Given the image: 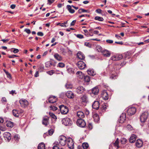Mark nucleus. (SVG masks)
I'll use <instances>...</instances> for the list:
<instances>
[{
	"label": "nucleus",
	"mask_w": 149,
	"mask_h": 149,
	"mask_svg": "<svg viewBox=\"0 0 149 149\" xmlns=\"http://www.w3.org/2000/svg\"><path fill=\"white\" fill-rule=\"evenodd\" d=\"M58 66L61 68H63L64 67L65 64L63 63H59L58 64Z\"/></svg>",
	"instance_id": "6e6d98bb"
},
{
	"label": "nucleus",
	"mask_w": 149,
	"mask_h": 149,
	"mask_svg": "<svg viewBox=\"0 0 149 149\" xmlns=\"http://www.w3.org/2000/svg\"><path fill=\"white\" fill-rule=\"evenodd\" d=\"M136 136L134 134H132L130 136L129 141L131 143H134L136 140Z\"/></svg>",
	"instance_id": "5701e85b"
},
{
	"label": "nucleus",
	"mask_w": 149,
	"mask_h": 149,
	"mask_svg": "<svg viewBox=\"0 0 149 149\" xmlns=\"http://www.w3.org/2000/svg\"><path fill=\"white\" fill-rule=\"evenodd\" d=\"M58 143L57 142L54 143V145L52 149H60L57 146V145L58 144Z\"/></svg>",
	"instance_id": "c03bdc74"
},
{
	"label": "nucleus",
	"mask_w": 149,
	"mask_h": 149,
	"mask_svg": "<svg viewBox=\"0 0 149 149\" xmlns=\"http://www.w3.org/2000/svg\"><path fill=\"white\" fill-rule=\"evenodd\" d=\"M57 108L56 107L51 106L50 107V109L51 110H52L53 111H56L57 110Z\"/></svg>",
	"instance_id": "a18cd8bd"
},
{
	"label": "nucleus",
	"mask_w": 149,
	"mask_h": 149,
	"mask_svg": "<svg viewBox=\"0 0 149 149\" xmlns=\"http://www.w3.org/2000/svg\"><path fill=\"white\" fill-rule=\"evenodd\" d=\"M82 146L84 149H87L88 147V144L87 143H83Z\"/></svg>",
	"instance_id": "58836bf2"
},
{
	"label": "nucleus",
	"mask_w": 149,
	"mask_h": 149,
	"mask_svg": "<svg viewBox=\"0 0 149 149\" xmlns=\"http://www.w3.org/2000/svg\"><path fill=\"white\" fill-rule=\"evenodd\" d=\"M49 118L48 117L43 118L42 121V124L46 126L49 124Z\"/></svg>",
	"instance_id": "b1692460"
},
{
	"label": "nucleus",
	"mask_w": 149,
	"mask_h": 149,
	"mask_svg": "<svg viewBox=\"0 0 149 149\" xmlns=\"http://www.w3.org/2000/svg\"><path fill=\"white\" fill-rule=\"evenodd\" d=\"M77 116L80 118H83L84 117V113L81 111H79L77 113Z\"/></svg>",
	"instance_id": "bb28decb"
},
{
	"label": "nucleus",
	"mask_w": 149,
	"mask_h": 149,
	"mask_svg": "<svg viewBox=\"0 0 149 149\" xmlns=\"http://www.w3.org/2000/svg\"><path fill=\"white\" fill-rule=\"evenodd\" d=\"M57 100L56 97L55 96L50 97L48 99V102L51 103L55 102Z\"/></svg>",
	"instance_id": "a211bd4d"
},
{
	"label": "nucleus",
	"mask_w": 149,
	"mask_h": 149,
	"mask_svg": "<svg viewBox=\"0 0 149 149\" xmlns=\"http://www.w3.org/2000/svg\"><path fill=\"white\" fill-rule=\"evenodd\" d=\"M76 22V20H74L70 24V26H74Z\"/></svg>",
	"instance_id": "0e129e2a"
},
{
	"label": "nucleus",
	"mask_w": 149,
	"mask_h": 149,
	"mask_svg": "<svg viewBox=\"0 0 149 149\" xmlns=\"http://www.w3.org/2000/svg\"><path fill=\"white\" fill-rule=\"evenodd\" d=\"M62 123L65 126H69L72 125V121L70 119L68 118H63L62 120Z\"/></svg>",
	"instance_id": "7ed1b4c3"
},
{
	"label": "nucleus",
	"mask_w": 149,
	"mask_h": 149,
	"mask_svg": "<svg viewBox=\"0 0 149 149\" xmlns=\"http://www.w3.org/2000/svg\"><path fill=\"white\" fill-rule=\"evenodd\" d=\"M73 68L70 67H69L67 68V71L68 72L70 73H72L73 71Z\"/></svg>",
	"instance_id": "603ef678"
},
{
	"label": "nucleus",
	"mask_w": 149,
	"mask_h": 149,
	"mask_svg": "<svg viewBox=\"0 0 149 149\" xmlns=\"http://www.w3.org/2000/svg\"><path fill=\"white\" fill-rule=\"evenodd\" d=\"M88 74L90 75L93 76H94L95 74V72L92 70H89L87 71Z\"/></svg>",
	"instance_id": "473e14b6"
},
{
	"label": "nucleus",
	"mask_w": 149,
	"mask_h": 149,
	"mask_svg": "<svg viewBox=\"0 0 149 149\" xmlns=\"http://www.w3.org/2000/svg\"><path fill=\"white\" fill-rule=\"evenodd\" d=\"M102 97L104 100H107L109 98V96L107 92L105 91H104L102 93Z\"/></svg>",
	"instance_id": "6ab92c4d"
},
{
	"label": "nucleus",
	"mask_w": 149,
	"mask_h": 149,
	"mask_svg": "<svg viewBox=\"0 0 149 149\" xmlns=\"http://www.w3.org/2000/svg\"><path fill=\"white\" fill-rule=\"evenodd\" d=\"M54 58L58 61H60L62 60L61 56L57 53L55 54L54 55Z\"/></svg>",
	"instance_id": "cd10ccee"
},
{
	"label": "nucleus",
	"mask_w": 149,
	"mask_h": 149,
	"mask_svg": "<svg viewBox=\"0 0 149 149\" xmlns=\"http://www.w3.org/2000/svg\"><path fill=\"white\" fill-rule=\"evenodd\" d=\"M123 56L122 54H117L111 57V59L113 61L119 60L122 58Z\"/></svg>",
	"instance_id": "ddd939ff"
},
{
	"label": "nucleus",
	"mask_w": 149,
	"mask_h": 149,
	"mask_svg": "<svg viewBox=\"0 0 149 149\" xmlns=\"http://www.w3.org/2000/svg\"><path fill=\"white\" fill-rule=\"evenodd\" d=\"M77 56L79 59L81 60L84 59L85 58L83 54L81 52H78L77 54Z\"/></svg>",
	"instance_id": "4be33fe9"
},
{
	"label": "nucleus",
	"mask_w": 149,
	"mask_h": 149,
	"mask_svg": "<svg viewBox=\"0 0 149 149\" xmlns=\"http://www.w3.org/2000/svg\"><path fill=\"white\" fill-rule=\"evenodd\" d=\"M4 139L6 141L8 142L11 139V137L10 134L9 132H5L3 134Z\"/></svg>",
	"instance_id": "9d476101"
},
{
	"label": "nucleus",
	"mask_w": 149,
	"mask_h": 149,
	"mask_svg": "<svg viewBox=\"0 0 149 149\" xmlns=\"http://www.w3.org/2000/svg\"><path fill=\"white\" fill-rule=\"evenodd\" d=\"M4 71L7 75V77L9 79H10L11 78L10 74L9 73L8 71H6V70H4Z\"/></svg>",
	"instance_id": "de8ad7c7"
},
{
	"label": "nucleus",
	"mask_w": 149,
	"mask_h": 149,
	"mask_svg": "<svg viewBox=\"0 0 149 149\" xmlns=\"http://www.w3.org/2000/svg\"><path fill=\"white\" fill-rule=\"evenodd\" d=\"M97 49L99 52H101L104 56L109 57L111 55V53L108 50L103 49L100 46L97 47Z\"/></svg>",
	"instance_id": "f257e3e1"
},
{
	"label": "nucleus",
	"mask_w": 149,
	"mask_h": 149,
	"mask_svg": "<svg viewBox=\"0 0 149 149\" xmlns=\"http://www.w3.org/2000/svg\"><path fill=\"white\" fill-rule=\"evenodd\" d=\"M61 112L62 114H66L68 112V109L66 106L63 105H60L59 106Z\"/></svg>",
	"instance_id": "423d86ee"
},
{
	"label": "nucleus",
	"mask_w": 149,
	"mask_h": 149,
	"mask_svg": "<svg viewBox=\"0 0 149 149\" xmlns=\"http://www.w3.org/2000/svg\"><path fill=\"white\" fill-rule=\"evenodd\" d=\"M90 77L88 76H84V80L86 82H89L90 81Z\"/></svg>",
	"instance_id": "e433bc0d"
},
{
	"label": "nucleus",
	"mask_w": 149,
	"mask_h": 149,
	"mask_svg": "<svg viewBox=\"0 0 149 149\" xmlns=\"http://www.w3.org/2000/svg\"><path fill=\"white\" fill-rule=\"evenodd\" d=\"M80 100L82 103H87L88 101V97L86 94L80 97Z\"/></svg>",
	"instance_id": "2eb2a0df"
},
{
	"label": "nucleus",
	"mask_w": 149,
	"mask_h": 149,
	"mask_svg": "<svg viewBox=\"0 0 149 149\" xmlns=\"http://www.w3.org/2000/svg\"><path fill=\"white\" fill-rule=\"evenodd\" d=\"M47 63L49 65V67H50L51 66H54L55 65V64L53 63L51 61H48L47 62Z\"/></svg>",
	"instance_id": "8fccbe9b"
},
{
	"label": "nucleus",
	"mask_w": 149,
	"mask_h": 149,
	"mask_svg": "<svg viewBox=\"0 0 149 149\" xmlns=\"http://www.w3.org/2000/svg\"><path fill=\"white\" fill-rule=\"evenodd\" d=\"M85 91V89L82 86H79L76 89L77 93L79 94L83 93Z\"/></svg>",
	"instance_id": "f8f14e48"
},
{
	"label": "nucleus",
	"mask_w": 149,
	"mask_h": 149,
	"mask_svg": "<svg viewBox=\"0 0 149 149\" xmlns=\"http://www.w3.org/2000/svg\"><path fill=\"white\" fill-rule=\"evenodd\" d=\"M47 73L49 75H51L54 73V70H52L50 71L47 72Z\"/></svg>",
	"instance_id": "3c124183"
},
{
	"label": "nucleus",
	"mask_w": 149,
	"mask_h": 149,
	"mask_svg": "<svg viewBox=\"0 0 149 149\" xmlns=\"http://www.w3.org/2000/svg\"><path fill=\"white\" fill-rule=\"evenodd\" d=\"M119 139L117 138L115 142L113 143V146L116 148L117 149H118L120 148V146L119 145Z\"/></svg>",
	"instance_id": "393cba45"
},
{
	"label": "nucleus",
	"mask_w": 149,
	"mask_h": 149,
	"mask_svg": "<svg viewBox=\"0 0 149 149\" xmlns=\"http://www.w3.org/2000/svg\"><path fill=\"white\" fill-rule=\"evenodd\" d=\"M19 101L21 106L22 107H25L29 104L28 102L25 99H22Z\"/></svg>",
	"instance_id": "1a4fd4ad"
},
{
	"label": "nucleus",
	"mask_w": 149,
	"mask_h": 149,
	"mask_svg": "<svg viewBox=\"0 0 149 149\" xmlns=\"http://www.w3.org/2000/svg\"><path fill=\"white\" fill-rule=\"evenodd\" d=\"M6 126L8 127L12 128L13 127L14 123L13 122L10 121H7L6 122Z\"/></svg>",
	"instance_id": "7c9ffc66"
},
{
	"label": "nucleus",
	"mask_w": 149,
	"mask_h": 149,
	"mask_svg": "<svg viewBox=\"0 0 149 149\" xmlns=\"http://www.w3.org/2000/svg\"><path fill=\"white\" fill-rule=\"evenodd\" d=\"M65 87L67 89H71L72 88V85L70 83L68 82L65 85Z\"/></svg>",
	"instance_id": "72a5a7b5"
},
{
	"label": "nucleus",
	"mask_w": 149,
	"mask_h": 149,
	"mask_svg": "<svg viewBox=\"0 0 149 149\" xmlns=\"http://www.w3.org/2000/svg\"><path fill=\"white\" fill-rule=\"evenodd\" d=\"M66 96L68 98H73L74 97V94L71 91H68L65 93Z\"/></svg>",
	"instance_id": "dca6fc26"
},
{
	"label": "nucleus",
	"mask_w": 149,
	"mask_h": 149,
	"mask_svg": "<svg viewBox=\"0 0 149 149\" xmlns=\"http://www.w3.org/2000/svg\"><path fill=\"white\" fill-rule=\"evenodd\" d=\"M88 11L87 10H86L83 8H81L78 10V13L79 14H81L82 13L88 12Z\"/></svg>",
	"instance_id": "c9c22d12"
},
{
	"label": "nucleus",
	"mask_w": 149,
	"mask_h": 149,
	"mask_svg": "<svg viewBox=\"0 0 149 149\" xmlns=\"http://www.w3.org/2000/svg\"><path fill=\"white\" fill-rule=\"evenodd\" d=\"M11 49H13V51H11V52H13L14 53H16L19 52V50L18 49L15 48H12Z\"/></svg>",
	"instance_id": "5fc2aeb1"
},
{
	"label": "nucleus",
	"mask_w": 149,
	"mask_h": 149,
	"mask_svg": "<svg viewBox=\"0 0 149 149\" xmlns=\"http://www.w3.org/2000/svg\"><path fill=\"white\" fill-rule=\"evenodd\" d=\"M106 42L107 43H108L109 44H112L113 42V40H106Z\"/></svg>",
	"instance_id": "052dcab7"
},
{
	"label": "nucleus",
	"mask_w": 149,
	"mask_h": 149,
	"mask_svg": "<svg viewBox=\"0 0 149 149\" xmlns=\"http://www.w3.org/2000/svg\"><path fill=\"white\" fill-rule=\"evenodd\" d=\"M37 34L38 36H42L44 35L43 33L41 32H38Z\"/></svg>",
	"instance_id": "680f3d73"
},
{
	"label": "nucleus",
	"mask_w": 149,
	"mask_h": 149,
	"mask_svg": "<svg viewBox=\"0 0 149 149\" xmlns=\"http://www.w3.org/2000/svg\"><path fill=\"white\" fill-rule=\"evenodd\" d=\"M76 36L80 39H82L84 38V36L81 34H78L76 35Z\"/></svg>",
	"instance_id": "864d4df0"
},
{
	"label": "nucleus",
	"mask_w": 149,
	"mask_h": 149,
	"mask_svg": "<svg viewBox=\"0 0 149 149\" xmlns=\"http://www.w3.org/2000/svg\"><path fill=\"white\" fill-rule=\"evenodd\" d=\"M59 141L60 144L62 146H65L67 141L66 137L64 136H60L59 138Z\"/></svg>",
	"instance_id": "39448f33"
},
{
	"label": "nucleus",
	"mask_w": 149,
	"mask_h": 149,
	"mask_svg": "<svg viewBox=\"0 0 149 149\" xmlns=\"http://www.w3.org/2000/svg\"><path fill=\"white\" fill-rule=\"evenodd\" d=\"M77 64L80 69H83L86 67V64L82 61H79L78 62Z\"/></svg>",
	"instance_id": "9b49d317"
},
{
	"label": "nucleus",
	"mask_w": 149,
	"mask_h": 149,
	"mask_svg": "<svg viewBox=\"0 0 149 149\" xmlns=\"http://www.w3.org/2000/svg\"><path fill=\"white\" fill-rule=\"evenodd\" d=\"M107 106L106 104H104L103 105L100 109L102 110L103 112H104L107 109Z\"/></svg>",
	"instance_id": "f704fd0d"
},
{
	"label": "nucleus",
	"mask_w": 149,
	"mask_h": 149,
	"mask_svg": "<svg viewBox=\"0 0 149 149\" xmlns=\"http://www.w3.org/2000/svg\"><path fill=\"white\" fill-rule=\"evenodd\" d=\"M148 116V112H143L140 116V121L141 123H144L147 119Z\"/></svg>",
	"instance_id": "f03ea898"
},
{
	"label": "nucleus",
	"mask_w": 149,
	"mask_h": 149,
	"mask_svg": "<svg viewBox=\"0 0 149 149\" xmlns=\"http://www.w3.org/2000/svg\"><path fill=\"white\" fill-rule=\"evenodd\" d=\"M67 144L69 148L70 149H73L74 148V143L72 139L69 138L67 139Z\"/></svg>",
	"instance_id": "6e6552de"
},
{
	"label": "nucleus",
	"mask_w": 149,
	"mask_h": 149,
	"mask_svg": "<svg viewBox=\"0 0 149 149\" xmlns=\"http://www.w3.org/2000/svg\"><path fill=\"white\" fill-rule=\"evenodd\" d=\"M131 54L130 52H127L125 53V58L127 57V56H130L131 55Z\"/></svg>",
	"instance_id": "69168bd1"
},
{
	"label": "nucleus",
	"mask_w": 149,
	"mask_h": 149,
	"mask_svg": "<svg viewBox=\"0 0 149 149\" xmlns=\"http://www.w3.org/2000/svg\"><path fill=\"white\" fill-rule=\"evenodd\" d=\"M24 31L26 32V33H27L28 34H30V33L31 32V31L30 29H26Z\"/></svg>",
	"instance_id": "bf43d9fd"
},
{
	"label": "nucleus",
	"mask_w": 149,
	"mask_h": 149,
	"mask_svg": "<svg viewBox=\"0 0 149 149\" xmlns=\"http://www.w3.org/2000/svg\"><path fill=\"white\" fill-rule=\"evenodd\" d=\"M77 124L78 126L81 127H84L86 126V123L85 121L82 119H77Z\"/></svg>",
	"instance_id": "0eeeda50"
},
{
	"label": "nucleus",
	"mask_w": 149,
	"mask_h": 149,
	"mask_svg": "<svg viewBox=\"0 0 149 149\" xmlns=\"http://www.w3.org/2000/svg\"><path fill=\"white\" fill-rule=\"evenodd\" d=\"M88 127L89 129L91 130L93 127L92 124L91 123H89L88 125Z\"/></svg>",
	"instance_id": "13d9d810"
},
{
	"label": "nucleus",
	"mask_w": 149,
	"mask_h": 149,
	"mask_svg": "<svg viewBox=\"0 0 149 149\" xmlns=\"http://www.w3.org/2000/svg\"><path fill=\"white\" fill-rule=\"evenodd\" d=\"M99 102L97 101H95L93 103L92 106L93 109L97 110L99 108Z\"/></svg>",
	"instance_id": "f3484780"
},
{
	"label": "nucleus",
	"mask_w": 149,
	"mask_h": 149,
	"mask_svg": "<svg viewBox=\"0 0 149 149\" xmlns=\"http://www.w3.org/2000/svg\"><path fill=\"white\" fill-rule=\"evenodd\" d=\"M136 145L138 148L141 147L143 146V142L142 140L140 139H138L136 142Z\"/></svg>",
	"instance_id": "412c9836"
},
{
	"label": "nucleus",
	"mask_w": 149,
	"mask_h": 149,
	"mask_svg": "<svg viewBox=\"0 0 149 149\" xmlns=\"http://www.w3.org/2000/svg\"><path fill=\"white\" fill-rule=\"evenodd\" d=\"M126 114L125 113H122L120 115L118 121L120 123H123L126 120Z\"/></svg>",
	"instance_id": "4468645a"
},
{
	"label": "nucleus",
	"mask_w": 149,
	"mask_h": 149,
	"mask_svg": "<svg viewBox=\"0 0 149 149\" xmlns=\"http://www.w3.org/2000/svg\"><path fill=\"white\" fill-rule=\"evenodd\" d=\"M67 9L69 12L71 13H73L75 12L74 10L72 9L71 6L70 5H67L66 6Z\"/></svg>",
	"instance_id": "c756f323"
},
{
	"label": "nucleus",
	"mask_w": 149,
	"mask_h": 149,
	"mask_svg": "<svg viewBox=\"0 0 149 149\" xmlns=\"http://www.w3.org/2000/svg\"><path fill=\"white\" fill-rule=\"evenodd\" d=\"M127 129L130 130H132L133 129V128L130 125H127Z\"/></svg>",
	"instance_id": "4d7b16f0"
},
{
	"label": "nucleus",
	"mask_w": 149,
	"mask_h": 149,
	"mask_svg": "<svg viewBox=\"0 0 149 149\" xmlns=\"http://www.w3.org/2000/svg\"><path fill=\"white\" fill-rule=\"evenodd\" d=\"M38 149H45V146L43 143H40L38 146Z\"/></svg>",
	"instance_id": "2f4dec72"
},
{
	"label": "nucleus",
	"mask_w": 149,
	"mask_h": 149,
	"mask_svg": "<svg viewBox=\"0 0 149 149\" xmlns=\"http://www.w3.org/2000/svg\"><path fill=\"white\" fill-rule=\"evenodd\" d=\"M14 139L16 142H17L19 139V136L17 134H15L14 136Z\"/></svg>",
	"instance_id": "a19ab883"
},
{
	"label": "nucleus",
	"mask_w": 149,
	"mask_h": 149,
	"mask_svg": "<svg viewBox=\"0 0 149 149\" xmlns=\"http://www.w3.org/2000/svg\"><path fill=\"white\" fill-rule=\"evenodd\" d=\"M76 74L77 75H79L80 77H79L78 76V77H79V78L82 79V78L83 77V76L82 75V73L81 72L77 71L76 73Z\"/></svg>",
	"instance_id": "37998d69"
},
{
	"label": "nucleus",
	"mask_w": 149,
	"mask_h": 149,
	"mask_svg": "<svg viewBox=\"0 0 149 149\" xmlns=\"http://www.w3.org/2000/svg\"><path fill=\"white\" fill-rule=\"evenodd\" d=\"M95 19L97 20L100 21H103L104 20L103 18L99 16H96L95 17Z\"/></svg>",
	"instance_id": "4c0bfd02"
},
{
	"label": "nucleus",
	"mask_w": 149,
	"mask_h": 149,
	"mask_svg": "<svg viewBox=\"0 0 149 149\" xmlns=\"http://www.w3.org/2000/svg\"><path fill=\"white\" fill-rule=\"evenodd\" d=\"M127 141V140L125 138H122L120 140V142L122 144H125Z\"/></svg>",
	"instance_id": "ea45409f"
},
{
	"label": "nucleus",
	"mask_w": 149,
	"mask_h": 149,
	"mask_svg": "<svg viewBox=\"0 0 149 149\" xmlns=\"http://www.w3.org/2000/svg\"><path fill=\"white\" fill-rule=\"evenodd\" d=\"M93 117L95 122L96 123L98 122V121L100 120V118L99 116L97 114H95L93 116Z\"/></svg>",
	"instance_id": "c85d7f7f"
},
{
	"label": "nucleus",
	"mask_w": 149,
	"mask_h": 149,
	"mask_svg": "<svg viewBox=\"0 0 149 149\" xmlns=\"http://www.w3.org/2000/svg\"><path fill=\"white\" fill-rule=\"evenodd\" d=\"M89 111L87 109H86L85 110V114L86 115H88L89 114Z\"/></svg>",
	"instance_id": "e2e57ef3"
},
{
	"label": "nucleus",
	"mask_w": 149,
	"mask_h": 149,
	"mask_svg": "<svg viewBox=\"0 0 149 149\" xmlns=\"http://www.w3.org/2000/svg\"><path fill=\"white\" fill-rule=\"evenodd\" d=\"M18 56L15 55H9L8 56V57L10 58H14L15 57H17Z\"/></svg>",
	"instance_id": "338daca9"
},
{
	"label": "nucleus",
	"mask_w": 149,
	"mask_h": 149,
	"mask_svg": "<svg viewBox=\"0 0 149 149\" xmlns=\"http://www.w3.org/2000/svg\"><path fill=\"white\" fill-rule=\"evenodd\" d=\"M49 115L53 118L54 119H56V117L55 115L53 113L49 112Z\"/></svg>",
	"instance_id": "49530a36"
},
{
	"label": "nucleus",
	"mask_w": 149,
	"mask_h": 149,
	"mask_svg": "<svg viewBox=\"0 0 149 149\" xmlns=\"http://www.w3.org/2000/svg\"><path fill=\"white\" fill-rule=\"evenodd\" d=\"M54 132V130L53 129H52L48 130V132L47 133L48 135L51 136L52 135Z\"/></svg>",
	"instance_id": "79ce46f5"
},
{
	"label": "nucleus",
	"mask_w": 149,
	"mask_h": 149,
	"mask_svg": "<svg viewBox=\"0 0 149 149\" xmlns=\"http://www.w3.org/2000/svg\"><path fill=\"white\" fill-rule=\"evenodd\" d=\"M117 77V76L116 74H112L111 75L110 77V78L111 79H116Z\"/></svg>",
	"instance_id": "09e8293b"
},
{
	"label": "nucleus",
	"mask_w": 149,
	"mask_h": 149,
	"mask_svg": "<svg viewBox=\"0 0 149 149\" xmlns=\"http://www.w3.org/2000/svg\"><path fill=\"white\" fill-rule=\"evenodd\" d=\"M99 90L97 88H94L91 90V93L95 95H97L99 93Z\"/></svg>",
	"instance_id": "a878e982"
},
{
	"label": "nucleus",
	"mask_w": 149,
	"mask_h": 149,
	"mask_svg": "<svg viewBox=\"0 0 149 149\" xmlns=\"http://www.w3.org/2000/svg\"><path fill=\"white\" fill-rule=\"evenodd\" d=\"M136 111V109L134 107L129 108L127 111V114L129 116L134 114Z\"/></svg>",
	"instance_id": "20e7f679"
},
{
	"label": "nucleus",
	"mask_w": 149,
	"mask_h": 149,
	"mask_svg": "<svg viewBox=\"0 0 149 149\" xmlns=\"http://www.w3.org/2000/svg\"><path fill=\"white\" fill-rule=\"evenodd\" d=\"M89 17L90 16V15H87V14H85V15H81L79 16V17Z\"/></svg>",
	"instance_id": "774afa93"
},
{
	"label": "nucleus",
	"mask_w": 149,
	"mask_h": 149,
	"mask_svg": "<svg viewBox=\"0 0 149 149\" xmlns=\"http://www.w3.org/2000/svg\"><path fill=\"white\" fill-rule=\"evenodd\" d=\"M19 112L21 113H23V111L22 110H20V111L19 112V111L17 110L16 109H13L12 111V113L13 115L16 117H18L19 116Z\"/></svg>",
	"instance_id": "aec40b11"
}]
</instances>
